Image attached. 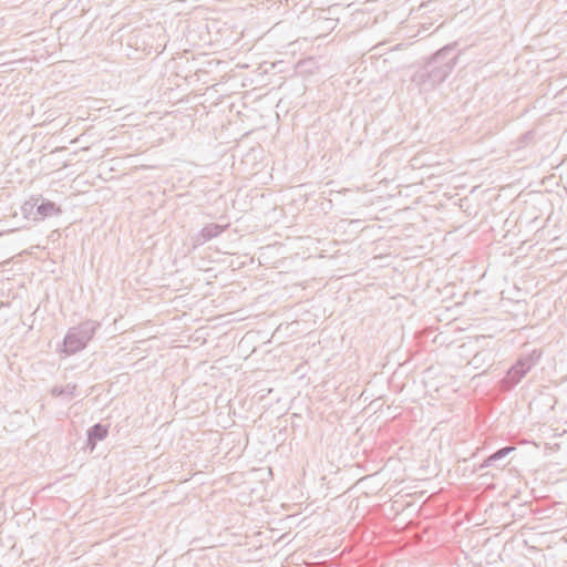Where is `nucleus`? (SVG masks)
Returning <instances> with one entry per match:
<instances>
[{
  "instance_id": "nucleus-4",
  "label": "nucleus",
  "mask_w": 567,
  "mask_h": 567,
  "mask_svg": "<svg viewBox=\"0 0 567 567\" xmlns=\"http://www.w3.org/2000/svg\"><path fill=\"white\" fill-rule=\"evenodd\" d=\"M226 226L217 225V224H209L202 228L199 234L196 236L195 241L198 245H202L218 235H220L225 230Z\"/></svg>"
},
{
  "instance_id": "nucleus-6",
  "label": "nucleus",
  "mask_w": 567,
  "mask_h": 567,
  "mask_svg": "<svg viewBox=\"0 0 567 567\" xmlns=\"http://www.w3.org/2000/svg\"><path fill=\"white\" fill-rule=\"evenodd\" d=\"M75 390H76V385L69 383L63 386H54L51 390V393L53 396H62L65 399H71L74 395Z\"/></svg>"
},
{
  "instance_id": "nucleus-3",
  "label": "nucleus",
  "mask_w": 567,
  "mask_h": 567,
  "mask_svg": "<svg viewBox=\"0 0 567 567\" xmlns=\"http://www.w3.org/2000/svg\"><path fill=\"white\" fill-rule=\"evenodd\" d=\"M539 357V353L533 351L530 354L520 358L516 364L513 365L507 372V375L503 380L504 384L508 388L517 384L522 378L525 377L526 373L530 371V369L537 363Z\"/></svg>"
},
{
  "instance_id": "nucleus-1",
  "label": "nucleus",
  "mask_w": 567,
  "mask_h": 567,
  "mask_svg": "<svg viewBox=\"0 0 567 567\" xmlns=\"http://www.w3.org/2000/svg\"><path fill=\"white\" fill-rule=\"evenodd\" d=\"M447 49L437 51L423 66L419 68L412 75L411 82L421 92L434 90L443 83L453 71L456 58H446Z\"/></svg>"
},
{
  "instance_id": "nucleus-8",
  "label": "nucleus",
  "mask_w": 567,
  "mask_h": 567,
  "mask_svg": "<svg viewBox=\"0 0 567 567\" xmlns=\"http://www.w3.org/2000/svg\"><path fill=\"white\" fill-rule=\"evenodd\" d=\"M514 450H515V447H513V446L503 447V449L498 450L496 453H494L493 455H491L487 458L486 463L491 464L494 461L501 460V458L505 457L506 455H508Z\"/></svg>"
},
{
  "instance_id": "nucleus-7",
  "label": "nucleus",
  "mask_w": 567,
  "mask_h": 567,
  "mask_svg": "<svg viewBox=\"0 0 567 567\" xmlns=\"http://www.w3.org/2000/svg\"><path fill=\"white\" fill-rule=\"evenodd\" d=\"M38 213L42 217L59 215L61 209L52 202H45L38 206Z\"/></svg>"
},
{
  "instance_id": "nucleus-5",
  "label": "nucleus",
  "mask_w": 567,
  "mask_h": 567,
  "mask_svg": "<svg viewBox=\"0 0 567 567\" xmlns=\"http://www.w3.org/2000/svg\"><path fill=\"white\" fill-rule=\"evenodd\" d=\"M106 435V427L101 424H95L89 430V443L94 446L97 441H102Z\"/></svg>"
},
{
  "instance_id": "nucleus-2",
  "label": "nucleus",
  "mask_w": 567,
  "mask_h": 567,
  "mask_svg": "<svg viewBox=\"0 0 567 567\" xmlns=\"http://www.w3.org/2000/svg\"><path fill=\"white\" fill-rule=\"evenodd\" d=\"M96 324L93 321L83 322L76 327H72L66 332L60 352L65 355H72L83 350L93 338Z\"/></svg>"
}]
</instances>
